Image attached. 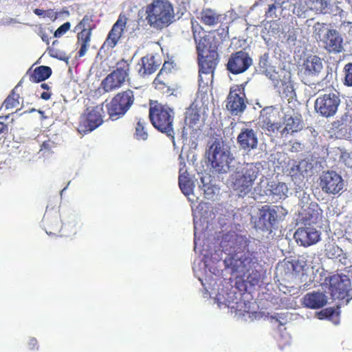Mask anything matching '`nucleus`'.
<instances>
[{
    "label": "nucleus",
    "instance_id": "nucleus-57",
    "mask_svg": "<svg viewBox=\"0 0 352 352\" xmlns=\"http://www.w3.org/2000/svg\"><path fill=\"white\" fill-rule=\"evenodd\" d=\"M33 111H35V109H32L30 112H33Z\"/></svg>",
    "mask_w": 352,
    "mask_h": 352
},
{
    "label": "nucleus",
    "instance_id": "nucleus-33",
    "mask_svg": "<svg viewBox=\"0 0 352 352\" xmlns=\"http://www.w3.org/2000/svg\"><path fill=\"white\" fill-rule=\"evenodd\" d=\"M52 74V69L48 66H39L36 67L30 74V80L32 82H40L47 79Z\"/></svg>",
    "mask_w": 352,
    "mask_h": 352
},
{
    "label": "nucleus",
    "instance_id": "nucleus-22",
    "mask_svg": "<svg viewBox=\"0 0 352 352\" xmlns=\"http://www.w3.org/2000/svg\"><path fill=\"white\" fill-rule=\"evenodd\" d=\"M324 47L330 53H340L343 50V39L336 30H328L324 36Z\"/></svg>",
    "mask_w": 352,
    "mask_h": 352
},
{
    "label": "nucleus",
    "instance_id": "nucleus-39",
    "mask_svg": "<svg viewBox=\"0 0 352 352\" xmlns=\"http://www.w3.org/2000/svg\"><path fill=\"white\" fill-rule=\"evenodd\" d=\"M282 96L289 102L296 95L294 87L289 82H282Z\"/></svg>",
    "mask_w": 352,
    "mask_h": 352
},
{
    "label": "nucleus",
    "instance_id": "nucleus-49",
    "mask_svg": "<svg viewBox=\"0 0 352 352\" xmlns=\"http://www.w3.org/2000/svg\"><path fill=\"white\" fill-rule=\"evenodd\" d=\"M40 36L43 41L45 42L47 45L50 43V36L49 35L44 31L40 32Z\"/></svg>",
    "mask_w": 352,
    "mask_h": 352
},
{
    "label": "nucleus",
    "instance_id": "nucleus-25",
    "mask_svg": "<svg viewBox=\"0 0 352 352\" xmlns=\"http://www.w3.org/2000/svg\"><path fill=\"white\" fill-rule=\"evenodd\" d=\"M124 83L123 80L111 72L102 80L100 89L104 93H109L120 89Z\"/></svg>",
    "mask_w": 352,
    "mask_h": 352
},
{
    "label": "nucleus",
    "instance_id": "nucleus-4",
    "mask_svg": "<svg viewBox=\"0 0 352 352\" xmlns=\"http://www.w3.org/2000/svg\"><path fill=\"white\" fill-rule=\"evenodd\" d=\"M135 91L131 89L118 92L106 103V109L109 119L113 121L122 118L135 104Z\"/></svg>",
    "mask_w": 352,
    "mask_h": 352
},
{
    "label": "nucleus",
    "instance_id": "nucleus-30",
    "mask_svg": "<svg viewBox=\"0 0 352 352\" xmlns=\"http://www.w3.org/2000/svg\"><path fill=\"white\" fill-rule=\"evenodd\" d=\"M200 117L201 116L197 106L195 104H191L185 112V125L190 129H194L197 126Z\"/></svg>",
    "mask_w": 352,
    "mask_h": 352
},
{
    "label": "nucleus",
    "instance_id": "nucleus-23",
    "mask_svg": "<svg viewBox=\"0 0 352 352\" xmlns=\"http://www.w3.org/2000/svg\"><path fill=\"white\" fill-rule=\"evenodd\" d=\"M327 300L324 294L320 292L307 293L302 299L305 307L313 309H320L327 304Z\"/></svg>",
    "mask_w": 352,
    "mask_h": 352
},
{
    "label": "nucleus",
    "instance_id": "nucleus-16",
    "mask_svg": "<svg viewBox=\"0 0 352 352\" xmlns=\"http://www.w3.org/2000/svg\"><path fill=\"white\" fill-rule=\"evenodd\" d=\"M280 122L283 126L278 132L282 136L298 133L304 126L301 114L294 109H290L285 112Z\"/></svg>",
    "mask_w": 352,
    "mask_h": 352
},
{
    "label": "nucleus",
    "instance_id": "nucleus-41",
    "mask_svg": "<svg viewBox=\"0 0 352 352\" xmlns=\"http://www.w3.org/2000/svg\"><path fill=\"white\" fill-rule=\"evenodd\" d=\"M344 84L347 87H352V63L346 64L344 67Z\"/></svg>",
    "mask_w": 352,
    "mask_h": 352
},
{
    "label": "nucleus",
    "instance_id": "nucleus-17",
    "mask_svg": "<svg viewBox=\"0 0 352 352\" xmlns=\"http://www.w3.org/2000/svg\"><path fill=\"white\" fill-rule=\"evenodd\" d=\"M252 64V59L244 50L232 53L226 65L227 69L233 74L245 72Z\"/></svg>",
    "mask_w": 352,
    "mask_h": 352
},
{
    "label": "nucleus",
    "instance_id": "nucleus-51",
    "mask_svg": "<svg viewBox=\"0 0 352 352\" xmlns=\"http://www.w3.org/2000/svg\"><path fill=\"white\" fill-rule=\"evenodd\" d=\"M291 172H292V173H293L294 174H297L298 173H300V172H301V170H300V164L294 165V166L291 168Z\"/></svg>",
    "mask_w": 352,
    "mask_h": 352
},
{
    "label": "nucleus",
    "instance_id": "nucleus-52",
    "mask_svg": "<svg viewBox=\"0 0 352 352\" xmlns=\"http://www.w3.org/2000/svg\"><path fill=\"white\" fill-rule=\"evenodd\" d=\"M7 130H8V126L5 123L0 122V134L3 133V132H5Z\"/></svg>",
    "mask_w": 352,
    "mask_h": 352
},
{
    "label": "nucleus",
    "instance_id": "nucleus-28",
    "mask_svg": "<svg viewBox=\"0 0 352 352\" xmlns=\"http://www.w3.org/2000/svg\"><path fill=\"white\" fill-rule=\"evenodd\" d=\"M184 168L185 164H184L183 167L179 168V186L185 195H190L193 192L195 184L190 178L188 171Z\"/></svg>",
    "mask_w": 352,
    "mask_h": 352
},
{
    "label": "nucleus",
    "instance_id": "nucleus-48",
    "mask_svg": "<svg viewBox=\"0 0 352 352\" xmlns=\"http://www.w3.org/2000/svg\"><path fill=\"white\" fill-rule=\"evenodd\" d=\"M51 148V142L50 140L44 141L42 144L41 145V149L40 151H45V150H50Z\"/></svg>",
    "mask_w": 352,
    "mask_h": 352
},
{
    "label": "nucleus",
    "instance_id": "nucleus-56",
    "mask_svg": "<svg viewBox=\"0 0 352 352\" xmlns=\"http://www.w3.org/2000/svg\"><path fill=\"white\" fill-rule=\"evenodd\" d=\"M347 239L352 242V231L351 232L347 233Z\"/></svg>",
    "mask_w": 352,
    "mask_h": 352
},
{
    "label": "nucleus",
    "instance_id": "nucleus-13",
    "mask_svg": "<svg viewBox=\"0 0 352 352\" xmlns=\"http://www.w3.org/2000/svg\"><path fill=\"white\" fill-rule=\"evenodd\" d=\"M95 28L93 19L90 15H85L82 19L75 27V31L80 30L77 34V44L80 47L78 52V57L84 56L90 45L92 31Z\"/></svg>",
    "mask_w": 352,
    "mask_h": 352
},
{
    "label": "nucleus",
    "instance_id": "nucleus-1",
    "mask_svg": "<svg viewBox=\"0 0 352 352\" xmlns=\"http://www.w3.org/2000/svg\"><path fill=\"white\" fill-rule=\"evenodd\" d=\"M223 262L226 267L230 268L232 272L247 274L246 282L251 286L257 285L261 282V265L249 252L228 254Z\"/></svg>",
    "mask_w": 352,
    "mask_h": 352
},
{
    "label": "nucleus",
    "instance_id": "nucleus-11",
    "mask_svg": "<svg viewBox=\"0 0 352 352\" xmlns=\"http://www.w3.org/2000/svg\"><path fill=\"white\" fill-rule=\"evenodd\" d=\"M226 102V109L232 116H239L243 113L248 104L245 85L241 84L231 86Z\"/></svg>",
    "mask_w": 352,
    "mask_h": 352
},
{
    "label": "nucleus",
    "instance_id": "nucleus-3",
    "mask_svg": "<svg viewBox=\"0 0 352 352\" xmlns=\"http://www.w3.org/2000/svg\"><path fill=\"white\" fill-rule=\"evenodd\" d=\"M148 118L151 124L158 131L164 133L173 142L175 140V111L166 104L151 101L149 104Z\"/></svg>",
    "mask_w": 352,
    "mask_h": 352
},
{
    "label": "nucleus",
    "instance_id": "nucleus-38",
    "mask_svg": "<svg viewBox=\"0 0 352 352\" xmlns=\"http://www.w3.org/2000/svg\"><path fill=\"white\" fill-rule=\"evenodd\" d=\"M304 3L305 6H303L302 8H299L300 10H295V8L294 9V14L300 16L309 10H318L319 9L318 4H320L319 0H305Z\"/></svg>",
    "mask_w": 352,
    "mask_h": 352
},
{
    "label": "nucleus",
    "instance_id": "nucleus-18",
    "mask_svg": "<svg viewBox=\"0 0 352 352\" xmlns=\"http://www.w3.org/2000/svg\"><path fill=\"white\" fill-rule=\"evenodd\" d=\"M128 18L126 14L121 12L116 23L113 25L111 29L109 32L104 42L103 46L107 48H114L120 40L124 30L126 28Z\"/></svg>",
    "mask_w": 352,
    "mask_h": 352
},
{
    "label": "nucleus",
    "instance_id": "nucleus-35",
    "mask_svg": "<svg viewBox=\"0 0 352 352\" xmlns=\"http://www.w3.org/2000/svg\"><path fill=\"white\" fill-rule=\"evenodd\" d=\"M63 228V224L58 215H56L51 219H46L45 229L49 235L59 234Z\"/></svg>",
    "mask_w": 352,
    "mask_h": 352
},
{
    "label": "nucleus",
    "instance_id": "nucleus-2",
    "mask_svg": "<svg viewBox=\"0 0 352 352\" xmlns=\"http://www.w3.org/2000/svg\"><path fill=\"white\" fill-rule=\"evenodd\" d=\"M146 21L156 30L169 26L175 19L173 4L169 0H153L146 6Z\"/></svg>",
    "mask_w": 352,
    "mask_h": 352
},
{
    "label": "nucleus",
    "instance_id": "nucleus-55",
    "mask_svg": "<svg viewBox=\"0 0 352 352\" xmlns=\"http://www.w3.org/2000/svg\"><path fill=\"white\" fill-rule=\"evenodd\" d=\"M340 258V261L343 263L344 265H347V263H346V261H347V258L345 260L344 258H343V256H341V257H339Z\"/></svg>",
    "mask_w": 352,
    "mask_h": 352
},
{
    "label": "nucleus",
    "instance_id": "nucleus-36",
    "mask_svg": "<svg viewBox=\"0 0 352 352\" xmlns=\"http://www.w3.org/2000/svg\"><path fill=\"white\" fill-rule=\"evenodd\" d=\"M21 82L12 90L11 93L8 96L6 100L3 101L1 108L6 109H11L16 107L19 104L20 96L19 94L15 92V89L19 86Z\"/></svg>",
    "mask_w": 352,
    "mask_h": 352
},
{
    "label": "nucleus",
    "instance_id": "nucleus-7",
    "mask_svg": "<svg viewBox=\"0 0 352 352\" xmlns=\"http://www.w3.org/2000/svg\"><path fill=\"white\" fill-rule=\"evenodd\" d=\"M191 28L197 54L218 50L219 44L214 32L205 31L197 21L192 20Z\"/></svg>",
    "mask_w": 352,
    "mask_h": 352
},
{
    "label": "nucleus",
    "instance_id": "nucleus-12",
    "mask_svg": "<svg viewBox=\"0 0 352 352\" xmlns=\"http://www.w3.org/2000/svg\"><path fill=\"white\" fill-rule=\"evenodd\" d=\"M324 284L328 285L331 296L335 298L344 300L350 296L351 280L345 274H336L327 277Z\"/></svg>",
    "mask_w": 352,
    "mask_h": 352
},
{
    "label": "nucleus",
    "instance_id": "nucleus-27",
    "mask_svg": "<svg viewBox=\"0 0 352 352\" xmlns=\"http://www.w3.org/2000/svg\"><path fill=\"white\" fill-rule=\"evenodd\" d=\"M304 73L308 76L316 75L322 69V60L317 56L311 55L304 61L302 65Z\"/></svg>",
    "mask_w": 352,
    "mask_h": 352
},
{
    "label": "nucleus",
    "instance_id": "nucleus-44",
    "mask_svg": "<svg viewBox=\"0 0 352 352\" xmlns=\"http://www.w3.org/2000/svg\"><path fill=\"white\" fill-rule=\"evenodd\" d=\"M278 9L273 3L268 6L267 10L265 11V16L266 19H275L278 16L276 11Z\"/></svg>",
    "mask_w": 352,
    "mask_h": 352
},
{
    "label": "nucleus",
    "instance_id": "nucleus-46",
    "mask_svg": "<svg viewBox=\"0 0 352 352\" xmlns=\"http://www.w3.org/2000/svg\"><path fill=\"white\" fill-rule=\"evenodd\" d=\"M28 348L30 350H34L38 349L37 340L35 338H30L28 342Z\"/></svg>",
    "mask_w": 352,
    "mask_h": 352
},
{
    "label": "nucleus",
    "instance_id": "nucleus-15",
    "mask_svg": "<svg viewBox=\"0 0 352 352\" xmlns=\"http://www.w3.org/2000/svg\"><path fill=\"white\" fill-rule=\"evenodd\" d=\"M322 190L329 195L340 194L344 187L342 177L333 170L324 172L320 177Z\"/></svg>",
    "mask_w": 352,
    "mask_h": 352
},
{
    "label": "nucleus",
    "instance_id": "nucleus-34",
    "mask_svg": "<svg viewBox=\"0 0 352 352\" xmlns=\"http://www.w3.org/2000/svg\"><path fill=\"white\" fill-rule=\"evenodd\" d=\"M155 89L162 94H169L171 91L170 76H164L158 74L153 82Z\"/></svg>",
    "mask_w": 352,
    "mask_h": 352
},
{
    "label": "nucleus",
    "instance_id": "nucleus-21",
    "mask_svg": "<svg viewBox=\"0 0 352 352\" xmlns=\"http://www.w3.org/2000/svg\"><path fill=\"white\" fill-rule=\"evenodd\" d=\"M237 143L239 148L245 151L256 148L258 138L256 133L252 129L243 128L237 136Z\"/></svg>",
    "mask_w": 352,
    "mask_h": 352
},
{
    "label": "nucleus",
    "instance_id": "nucleus-32",
    "mask_svg": "<svg viewBox=\"0 0 352 352\" xmlns=\"http://www.w3.org/2000/svg\"><path fill=\"white\" fill-rule=\"evenodd\" d=\"M149 125L146 119L136 118V124L135 126L134 138L137 140L145 141L148 138V128Z\"/></svg>",
    "mask_w": 352,
    "mask_h": 352
},
{
    "label": "nucleus",
    "instance_id": "nucleus-10",
    "mask_svg": "<svg viewBox=\"0 0 352 352\" xmlns=\"http://www.w3.org/2000/svg\"><path fill=\"white\" fill-rule=\"evenodd\" d=\"M199 82L208 84L212 81L214 71L219 63V55L217 50H211L206 53L197 54Z\"/></svg>",
    "mask_w": 352,
    "mask_h": 352
},
{
    "label": "nucleus",
    "instance_id": "nucleus-29",
    "mask_svg": "<svg viewBox=\"0 0 352 352\" xmlns=\"http://www.w3.org/2000/svg\"><path fill=\"white\" fill-rule=\"evenodd\" d=\"M130 71H131V65L130 63L125 60L124 58H122L119 61H118L116 64V69L113 70V72L115 75L118 76V78H120L125 82H130Z\"/></svg>",
    "mask_w": 352,
    "mask_h": 352
},
{
    "label": "nucleus",
    "instance_id": "nucleus-26",
    "mask_svg": "<svg viewBox=\"0 0 352 352\" xmlns=\"http://www.w3.org/2000/svg\"><path fill=\"white\" fill-rule=\"evenodd\" d=\"M160 63L154 56H146L141 58L140 67L138 69L139 74L144 77L154 73L159 67Z\"/></svg>",
    "mask_w": 352,
    "mask_h": 352
},
{
    "label": "nucleus",
    "instance_id": "nucleus-43",
    "mask_svg": "<svg viewBox=\"0 0 352 352\" xmlns=\"http://www.w3.org/2000/svg\"><path fill=\"white\" fill-rule=\"evenodd\" d=\"M173 68V62L166 61L158 74H162L164 76H170Z\"/></svg>",
    "mask_w": 352,
    "mask_h": 352
},
{
    "label": "nucleus",
    "instance_id": "nucleus-47",
    "mask_svg": "<svg viewBox=\"0 0 352 352\" xmlns=\"http://www.w3.org/2000/svg\"><path fill=\"white\" fill-rule=\"evenodd\" d=\"M305 0H294L292 4V8L294 10H300L299 8H302L303 6H305L304 3Z\"/></svg>",
    "mask_w": 352,
    "mask_h": 352
},
{
    "label": "nucleus",
    "instance_id": "nucleus-50",
    "mask_svg": "<svg viewBox=\"0 0 352 352\" xmlns=\"http://www.w3.org/2000/svg\"><path fill=\"white\" fill-rule=\"evenodd\" d=\"M52 96V93L50 91H45L41 94V98L43 100H48Z\"/></svg>",
    "mask_w": 352,
    "mask_h": 352
},
{
    "label": "nucleus",
    "instance_id": "nucleus-40",
    "mask_svg": "<svg viewBox=\"0 0 352 352\" xmlns=\"http://www.w3.org/2000/svg\"><path fill=\"white\" fill-rule=\"evenodd\" d=\"M287 192L288 188L285 183L280 182L272 189L273 195L278 196L279 199L285 197Z\"/></svg>",
    "mask_w": 352,
    "mask_h": 352
},
{
    "label": "nucleus",
    "instance_id": "nucleus-31",
    "mask_svg": "<svg viewBox=\"0 0 352 352\" xmlns=\"http://www.w3.org/2000/svg\"><path fill=\"white\" fill-rule=\"evenodd\" d=\"M221 15L210 8L203 9L200 13V21L206 25L213 26L221 21Z\"/></svg>",
    "mask_w": 352,
    "mask_h": 352
},
{
    "label": "nucleus",
    "instance_id": "nucleus-14",
    "mask_svg": "<svg viewBox=\"0 0 352 352\" xmlns=\"http://www.w3.org/2000/svg\"><path fill=\"white\" fill-rule=\"evenodd\" d=\"M340 104L339 95L331 92L320 96L315 101L314 107L317 113L329 118L336 113Z\"/></svg>",
    "mask_w": 352,
    "mask_h": 352
},
{
    "label": "nucleus",
    "instance_id": "nucleus-42",
    "mask_svg": "<svg viewBox=\"0 0 352 352\" xmlns=\"http://www.w3.org/2000/svg\"><path fill=\"white\" fill-rule=\"evenodd\" d=\"M273 3L282 10H290L294 0H272Z\"/></svg>",
    "mask_w": 352,
    "mask_h": 352
},
{
    "label": "nucleus",
    "instance_id": "nucleus-19",
    "mask_svg": "<svg viewBox=\"0 0 352 352\" xmlns=\"http://www.w3.org/2000/svg\"><path fill=\"white\" fill-rule=\"evenodd\" d=\"M294 238L302 246L308 247L320 241V233L315 228L305 226L296 230Z\"/></svg>",
    "mask_w": 352,
    "mask_h": 352
},
{
    "label": "nucleus",
    "instance_id": "nucleus-53",
    "mask_svg": "<svg viewBox=\"0 0 352 352\" xmlns=\"http://www.w3.org/2000/svg\"><path fill=\"white\" fill-rule=\"evenodd\" d=\"M45 11L43 10H41V9H35L34 10V13L38 16H41L44 14Z\"/></svg>",
    "mask_w": 352,
    "mask_h": 352
},
{
    "label": "nucleus",
    "instance_id": "nucleus-54",
    "mask_svg": "<svg viewBox=\"0 0 352 352\" xmlns=\"http://www.w3.org/2000/svg\"><path fill=\"white\" fill-rule=\"evenodd\" d=\"M41 88H43L45 91H50V86L47 83H42L41 85Z\"/></svg>",
    "mask_w": 352,
    "mask_h": 352
},
{
    "label": "nucleus",
    "instance_id": "nucleus-8",
    "mask_svg": "<svg viewBox=\"0 0 352 352\" xmlns=\"http://www.w3.org/2000/svg\"><path fill=\"white\" fill-rule=\"evenodd\" d=\"M208 159L212 167L219 173H226L232 161L230 151L219 141H214L209 147Z\"/></svg>",
    "mask_w": 352,
    "mask_h": 352
},
{
    "label": "nucleus",
    "instance_id": "nucleus-24",
    "mask_svg": "<svg viewBox=\"0 0 352 352\" xmlns=\"http://www.w3.org/2000/svg\"><path fill=\"white\" fill-rule=\"evenodd\" d=\"M301 214L304 221L317 223L322 219V210L316 202H311L308 206H303Z\"/></svg>",
    "mask_w": 352,
    "mask_h": 352
},
{
    "label": "nucleus",
    "instance_id": "nucleus-6",
    "mask_svg": "<svg viewBox=\"0 0 352 352\" xmlns=\"http://www.w3.org/2000/svg\"><path fill=\"white\" fill-rule=\"evenodd\" d=\"M259 169L252 163L246 164L240 170L232 175L233 189L243 197L252 189L254 182L257 178Z\"/></svg>",
    "mask_w": 352,
    "mask_h": 352
},
{
    "label": "nucleus",
    "instance_id": "nucleus-5",
    "mask_svg": "<svg viewBox=\"0 0 352 352\" xmlns=\"http://www.w3.org/2000/svg\"><path fill=\"white\" fill-rule=\"evenodd\" d=\"M283 209L279 206H262L252 218L254 228L263 232L272 233L273 230L277 228L279 222L282 220L280 214Z\"/></svg>",
    "mask_w": 352,
    "mask_h": 352
},
{
    "label": "nucleus",
    "instance_id": "nucleus-9",
    "mask_svg": "<svg viewBox=\"0 0 352 352\" xmlns=\"http://www.w3.org/2000/svg\"><path fill=\"white\" fill-rule=\"evenodd\" d=\"M103 103L95 107H87L80 117L78 131L80 133H88L98 126L104 122Z\"/></svg>",
    "mask_w": 352,
    "mask_h": 352
},
{
    "label": "nucleus",
    "instance_id": "nucleus-37",
    "mask_svg": "<svg viewBox=\"0 0 352 352\" xmlns=\"http://www.w3.org/2000/svg\"><path fill=\"white\" fill-rule=\"evenodd\" d=\"M325 252L329 258H338L343 256V258L346 259V254L344 253L343 250L335 243L328 244L325 248Z\"/></svg>",
    "mask_w": 352,
    "mask_h": 352
},
{
    "label": "nucleus",
    "instance_id": "nucleus-45",
    "mask_svg": "<svg viewBox=\"0 0 352 352\" xmlns=\"http://www.w3.org/2000/svg\"><path fill=\"white\" fill-rule=\"evenodd\" d=\"M71 24L69 22H65L61 25L54 32V37H60L65 34L70 28Z\"/></svg>",
    "mask_w": 352,
    "mask_h": 352
},
{
    "label": "nucleus",
    "instance_id": "nucleus-20",
    "mask_svg": "<svg viewBox=\"0 0 352 352\" xmlns=\"http://www.w3.org/2000/svg\"><path fill=\"white\" fill-rule=\"evenodd\" d=\"M278 111L273 109H263L260 116V124L263 129L270 133L278 132L283 126L280 122H276Z\"/></svg>",
    "mask_w": 352,
    "mask_h": 352
}]
</instances>
